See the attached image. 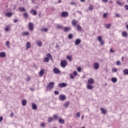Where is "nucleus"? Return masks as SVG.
I'll return each instance as SVG.
<instances>
[{"label": "nucleus", "mask_w": 128, "mask_h": 128, "mask_svg": "<svg viewBox=\"0 0 128 128\" xmlns=\"http://www.w3.org/2000/svg\"><path fill=\"white\" fill-rule=\"evenodd\" d=\"M20 12H26V8H24V7H20L18 8Z\"/></svg>", "instance_id": "dca6fc26"}, {"label": "nucleus", "mask_w": 128, "mask_h": 128, "mask_svg": "<svg viewBox=\"0 0 128 128\" xmlns=\"http://www.w3.org/2000/svg\"><path fill=\"white\" fill-rule=\"evenodd\" d=\"M102 2H104V4H106V2H108V0H102Z\"/></svg>", "instance_id": "bf43d9fd"}, {"label": "nucleus", "mask_w": 128, "mask_h": 128, "mask_svg": "<svg viewBox=\"0 0 128 128\" xmlns=\"http://www.w3.org/2000/svg\"><path fill=\"white\" fill-rule=\"evenodd\" d=\"M94 82V80L92 78H90L88 81V84H92Z\"/></svg>", "instance_id": "0eeeda50"}, {"label": "nucleus", "mask_w": 128, "mask_h": 128, "mask_svg": "<svg viewBox=\"0 0 128 128\" xmlns=\"http://www.w3.org/2000/svg\"><path fill=\"white\" fill-rule=\"evenodd\" d=\"M54 86V82H50L48 84V86L46 88V90H50L53 88Z\"/></svg>", "instance_id": "f257e3e1"}, {"label": "nucleus", "mask_w": 128, "mask_h": 128, "mask_svg": "<svg viewBox=\"0 0 128 128\" xmlns=\"http://www.w3.org/2000/svg\"><path fill=\"white\" fill-rule=\"evenodd\" d=\"M3 118L2 116H0V122L2 120Z\"/></svg>", "instance_id": "69168bd1"}, {"label": "nucleus", "mask_w": 128, "mask_h": 128, "mask_svg": "<svg viewBox=\"0 0 128 128\" xmlns=\"http://www.w3.org/2000/svg\"><path fill=\"white\" fill-rule=\"evenodd\" d=\"M70 78L72 80H74V75H72V74H70Z\"/></svg>", "instance_id": "09e8293b"}, {"label": "nucleus", "mask_w": 128, "mask_h": 128, "mask_svg": "<svg viewBox=\"0 0 128 128\" xmlns=\"http://www.w3.org/2000/svg\"><path fill=\"white\" fill-rule=\"evenodd\" d=\"M22 105L23 106H26V100H24L22 101Z\"/></svg>", "instance_id": "cd10ccee"}, {"label": "nucleus", "mask_w": 128, "mask_h": 128, "mask_svg": "<svg viewBox=\"0 0 128 128\" xmlns=\"http://www.w3.org/2000/svg\"><path fill=\"white\" fill-rule=\"evenodd\" d=\"M113 2H112V0H110L109 1V4H112Z\"/></svg>", "instance_id": "774afa93"}, {"label": "nucleus", "mask_w": 128, "mask_h": 128, "mask_svg": "<svg viewBox=\"0 0 128 128\" xmlns=\"http://www.w3.org/2000/svg\"><path fill=\"white\" fill-rule=\"evenodd\" d=\"M100 110L102 114H106V109H104V108H101Z\"/></svg>", "instance_id": "a211bd4d"}, {"label": "nucleus", "mask_w": 128, "mask_h": 128, "mask_svg": "<svg viewBox=\"0 0 128 128\" xmlns=\"http://www.w3.org/2000/svg\"><path fill=\"white\" fill-rule=\"evenodd\" d=\"M77 30H82V27L80 25H77Z\"/></svg>", "instance_id": "37998d69"}, {"label": "nucleus", "mask_w": 128, "mask_h": 128, "mask_svg": "<svg viewBox=\"0 0 128 128\" xmlns=\"http://www.w3.org/2000/svg\"><path fill=\"white\" fill-rule=\"evenodd\" d=\"M36 44L38 46H42V41H38L36 42Z\"/></svg>", "instance_id": "4be33fe9"}, {"label": "nucleus", "mask_w": 128, "mask_h": 128, "mask_svg": "<svg viewBox=\"0 0 128 128\" xmlns=\"http://www.w3.org/2000/svg\"><path fill=\"white\" fill-rule=\"evenodd\" d=\"M30 12V14H32L33 16H36V14H38V12H36V10H32Z\"/></svg>", "instance_id": "4468645a"}, {"label": "nucleus", "mask_w": 128, "mask_h": 128, "mask_svg": "<svg viewBox=\"0 0 128 128\" xmlns=\"http://www.w3.org/2000/svg\"><path fill=\"white\" fill-rule=\"evenodd\" d=\"M6 16H8V18H10V16H12V12H7L6 14Z\"/></svg>", "instance_id": "393cba45"}, {"label": "nucleus", "mask_w": 128, "mask_h": 128, "mask_svg": "<svg viewBox=\"0 0 128 128\" xmlns=\"http://www.w3.org/2000/svg\"><path fill=\"white\" fill-rule=\"evenodd\" d=\"M24 18H28V13H24Z\"/></svg>", "instance_id": "58836bf2"}, {"label": "nucleus", "mask_w": 128, "mask_h": 128, "mask_svg": "<svg viewBox=\"0 0 128 128\" xmlns=\"http://www.w3.org/2000/svg\"><path fill=\"white\" fill-rule=\"evenodd\" d=\"M73 74H74V76H78V72H76V71H74L73 72Z\"/></svg>", "instance_id": "603ef678"}, {"label": "nucleus", "mask_w": 128, "mask_h": 128, "mask_svg": "<svg viewBox=\"0 0 128 128\" xmlns=\"http://www.w3.org/2000/svg\"><path fill=\"white\" fill-rule=\"evenodd\" d=\"M54 118H58V116L57 115H54Z\"/></svg>", "instance_id": "e2e57ef3"}, {"label": "nucleus", "mask_w": 128, "mask_h": 128, "mask_svg": "<svg viewBox=\"0 0 128 128\" xmlns=\"http://www.w3.org/2000/svg\"><path fill=\"white\" fill-rule=\"evenodd\" d=\"M30 77H28L26 79L27 82H30Z\"/></svg>", "instance_id": "0e129e2a"}, {"label": "nucleus", "mask_w": 128, "mask_h": 128, "mask_svg": "<svg viewBox=\"0 0 128 128\" xmlns=\"http://www.w3.org/2000/svg\"><path fill=\"white\" fill-rule=\"evenodd\" d=\"M116 4H118L120 6H124V4L120 1H116Z\"/></svg>", "instance_id": "473e14b6"}, {"label": "nucleus", "mask_w": 128, "mask_h": 128, "mask_svg": "<svg viewBox=\"0 0 128 128\" xmlns=\"http://www.w3.org/2000/svg\"><path fill=\"white\" fill-rule=\"evenodd\" d=\"M125 24H126V28H127V30H128V22H126L125 23Z\"/></svg>", "instance_id": "4d7b16f0"}, {"label": "nucleus", "mask_w": 128, "mask_h": 128, "mask_svg": "<svg viewBox=\"0 0 128 128\" xmlns=\"http://www.w3.org/2000/svg\"><path fill=\"white\" fill-rule=\"evenodd\" d=\"M44 74V69H42L39 72L40 76H42Z\"/></svg>", "instance_id": "9d476101"}, {"label": "nucleus", "mask_w": 128, "mask_h": 128, "mask_svg": "<svg viewBox=\"0 0 128 128\" xmlns=\"http://www.w3.org/2000/svg\"><path fill=\"white\" fill-rule=\"evenodd\" d=\"M58 86L60 88H66V86H68V84H66V83L62 82L59 84Z\"/></svg>", "instance_id": "20e7f679"}, {"label": "nucleus", "mask_w": 128, "mask_h": 128, "mask_svg": "<svg viewBox=\"0 0 128 128\" xmlns=\"http://www.w3.org/2000/svg\"><path fill=\"white\" fill-rule=\"evenodd\" d=\"M66 98V96L64 94H60L59 96V100H64Z\"/></svg>", "instance_id": "7ed1b4c3"}, {"label": "nucleus", "mask_w": 128, "mask_h": 128, "mask_svg": "<svg viewBox=\"0 0 128 128\" xmlns=\"http://www.w3.org/2000/svg\"><path fill=\"white\" fill-rule=\"evenodd\" d=\"M53 120H54V118H52V117L49 118L48 119V122H52Z\"/></svg>", "instance_id": "4c0bfd02"}, {"label": "nucleus", "mask_w": 128, "mask_h": 128, "mask_svg": "<svg viewBox=\"0 0 128 128\" xmlns=\"http://www.w3.org/2000/svg\"><path fill=\"white\" fill-rule=\"evenodd\" d=\"M6 52H0V58H6Z\"/></svg>", "instance_id": "9b49d317"}, {"label": "nucleus", "mask_w": 128, "mask_h": 128, "mask_svg": "<svg viewBox=\"0 0 128 128\" xmlns=\"http://www.w3.org/2000/svg\"><path fill=\"white\" fill-rule=\"evenodd\" d=\"M102 36H98V42H102Z\"/></svg>", "instance_id": "79ce46f5"}, {"label": "nucleus", "mask_w": 128, "mask_h": 128, "mask_svg": "<svg viewBox=\"0 0 128 128\" xmlns=\"http://www.w3.org/2000/svg\"><path fill=\"white\" fill-rule=\"evenodd\" d=\"M122 36L126 38V36H128V32H126V31H124L122 32Z\"/></svg>", "instance_id": "5701e85b"}, {"label": "nucleus", "mask_w": 128, "mask_h": 128, "mask_svg": "<svg viewBox=\"0 0 128 128\" xmlns=\"http://www.w3.org/2000/svg\"><path fill=\"white\" fill-rule=\"evenodd\" d=\"M57 28L59 29V30H62V25H60L58 24L56 25Z\"/></svg>", "instance_id": "c9c22d12"}, {"label": "nucleus", "mask_w": 128, "mask_h": 128, "mask_svg": "<svg viewBox=\"0 0 128 128\" xmlns=\"http://www.w3.org/2000/svg\"><path fill=\"white\" fill-rule=\"evenodd\" d=\"M78 21L76 20H72V24L73 26H76L78 24Z\"/></svg>", "instance_id": "6ab92c4d"}, {"label": "nucleus", "mask_w": 128, "mask_h": 128, "mask_svg": "<svg viewBox=\"0 0 128 128\" xmlns=\"http://www.w3.org/2000/svg\"><path fill=\"white\" fill-rule=\"evenodd\" d=\"M100 44H102V46H104V41H102H102L100 42Z\"/></svg>", "instance_id": "5fc2aeb1"}, {"label": "nucleus", "mask_w": 128, "mask_h": 128, "mask_svg": "<svg viewBox=\"0 0 128 128\" xmlns=\"http://www.w3.org/2000/svg\"><path fill=\"white\" fill-rule=\"evenodd\" d=\"M53 72L54 74H60V70L56 68H54L53 69Z\"/></svg>", "instance_id": "423d86ee"}, {"label": "nucleus", "mask_w": 128, "mask_h": 128, "mask_svg": "<svg viewBox=\"0 0 128 128\" xmlns=\"http://www.w3.org/2000/svg\"><path fill=\"white\" fill-rule=\"evenodd\" d=\"M81 42L82 41L80 40V39L76 40L75 41V45L78 46V44H80Z\"/></svg>", "instance_id": "ddd939ff"}, {"label": "nucleus", "mask_w": 128, "mask_h": 128, "mask_svg": "<svg viewBox=\"0 0 128 128\" xmlns=\"http://www.w3.org/2000/svg\"><path fill=\"white\" fill-rule=\"evenodd\" d=\"M68 64V62L66 60H62L60 62V66L63 68H64L66 66V64Z\"/></svg>", "instance_id": "f03ea898"}, {"label": "nucleus", "mask_w": 128, "mask_h": 128, "mask_svg": "<svg viewBox=\"0 0 128 128\" xmlns=\"http://www.w3.org/2000/svg\"><path fill=\"white\" fill-rule=\"evenodd\" d=\"M68 106H70V102H66L64 104V108H68Z\"/></svg>", "instance_id": "2f4dec72"}, {"label": "nucleus", "mask_w": 128, "mask_h": 128, "mask_svg": "<svg viewBox=\"0 0 128 128\" xmlns=\"http://www.w3.org/2000/svg\"><path fill=\"white\" fill-rule=\"evenodd\" d=\"M115 16L116 18H120V14H116Z\"/></svg>", "instance_id": "de8ad7c7"}, {"label": "nucleus", "mask_w": 128, "mask_h": 128, "mask_svg": "<svg viewBox=\"0 0 128 128\" xmlns=\"http://www.w3.org/2000/svg\"><path fill=\"white\" fill-rule=\"evenodd\" d=\"M118 72V69L116 68H112V72Z\"/></svg>", "instance_id": "a19ab883"}, {"label": "nucleus", "mask_w": 128, "mask_h": 128, "mask_svg": "<svg viewBox=\"0 0 128 128\" xmlns=\"http://www.w3.org/2000/svg\"><path fill=\"white\" fill-rule=\"evenodd\" d=\"M106 16H108V14L106 13H104L103 15V17L104 18H106Z\"/></svg>", "instance_id": "13d9d810"}, {"label": "nucleus", "mask_w": 128, "mask_h": 128, "mask_svg": "<svg viewBox=\"0 0 128 128\" xmlns=\"http://www.w3.org/2000/svg\"><path fill=\"white\" fill-rule=\"evenodd\" d=\"M41 126H42V128H46V123H42Z\"/></svg>", "instance_id": "3c124183"}, {"label": "nucleus", "mask_w": 128, "mask_h": 128, "mask_svg": "<svg viewBox=\"0 0 128 128\" xmlns=\"http://www.w3.org/2000/svg\"><path fill=\"white\" fill-rule=\"evenodd\" d=\"M14 22H18V20L14 19Z\"/></svg>", "instance_id": "338daca9"}, {"label": "nucleus", "mask_w": 128, "mask_h": 128, "mask_svg": "<svg viewBox=\"0 0 128 128\" xmlns=\"http://www.w3.org/2000/svg\"><path fill=\"white\" fill-rule=\"evenodd\" d=\"M6 32H10V28L8 26L6 28H4Z\"/></svg>", "instance_id": "72a5a7b5"}, {"label": "nucleus", "mask_w": 128, "mask_h": 128, "mask_svg": "<svg viewBox=\"0 0 128 128\" xmlns=\"http://www.w3.org/2000/svg\"><path fill=\"white\" fill-rule=\"evenodd\" d=\"M6 46H7V48H10V42L7 41L6 42Z\"/></svg>", "instance_id": "ea45409f"}, {"label": "nucleus", "mask_w": 128, "mask_h": 128, "mask_svg": "<svg viewBox=\"0 0 128 128\" xmlns=\"http://www.w3.org/2000/svg\"><path fill=\"white\" fill-rule=\"evenodd\" d=\"M111 80L112 82H118V78H116L114 77L111 78Z\"/></svg>", "instance_id": "aec40b11"}, {"label": "nucleus", "mask_w": 128, "mask_h": 128, "mask_svg": "<svg viewBox=\"0 0 128 128\" xmlns=\"http://www.w3.org/2000/svg\"><path fill=\"white\" fill-rule=\"evenodd\" d=\"M86 88H88V90H92L94 86H92V84H87Z\"/></svg>", "instance_id": "f8f14e48"}, {"label": "nucleus", "mask_w": 128, "mask_h": 128, "mask_svg": "<svg viewBox=\"0 0 128 128\" xmlns=\"http://www.w3.org/2000/svg\"><path fill=\"white\" fill-rule=\"evenodd\" d=\"M54 94L55 96H58V94H60V92L56 90L54 92Z\"/></svg>", "instance_id": "c03bdc74"}, {"label": "nucleus", "mask_w": 128, "mask_h": 128, "mask_svg": "<svg viewBox=\"0 0 128 128\" xmlns=\"http://www.w3.org/2000/svg\"><path fill=\"white\" fill-rule=\"evenodd\" d=\"M89 10H90V11L92 10H94V7H93L92 6H89Z\"/></svg>", "instance_id": "8fccbe9b"}, {"label": "nucleus", "mask_w": 128, "mask_h": 128, "mask_svg": "<svg viewBox=\"0 0 128 128\" xmlns=\"http://www.w3.org/2000/svg\"><path fill=\"white\" fill-rule=\"evenodd\" d=\"M28 28L30 30H34V24L32 22H29Z\"/></svg>", "instance_id": "6e6552de"}, {"label": "nucleus", "mask_w": 128, "mask_h": 128, "mask_svg": "<svg viewBox=\"0 0 128 128\" xmlns=\"http://www.w3.org/2000/svg\"><path fill=\"white\" fill-rule=\"evenodd\" d=\"M110 52H114V50H112V48H111L110 49Z\"/></svg>", "instance_id": "680f3d73"}, {"label": "nucleus", "mask_w": 128, "mask_h": 128, "mask_svg": "<svg viewBox=\"0 0 128 128\" xmlns=\"http://www.w3.org/2000/svg\"><path fill=\"white\" fill-rule=\"evenodd\" d=\"M30 42H27L26 43V48H27V50H28V48H30Z\"/></svg>", "instance_id": "bb28decb"}, {"label": "nucleus", "mask_w": 128, "mask_h": 128, "mask_svg": "<svg viewBox=\"0 0 128 128\" xmlns=\"http://www.w3.org/2000/svg\"><path fill=\"white\" fill-rule=\"evenodd\" d=\"M46 56L49 60H52V56L50 54H48Z\"/></svg>", "instance_id": "2eb2a0df"}, {"label": "nucleus", "mask_w": 128, "mask_h": 128, "mask_svg": "<svg viewBox=\"0 0 128 128\" xmlns=\"http://www.w3.org/2000/svg\"><path fill=\"white\" fill-rule=\"evenodd\" d=\"M23 36H30V32H24L22 33Z\"/></svg>", "instance_id": "f3484780"}, {"label": "nucleus", "mask_w": 128, "mask_h": 128, "mask_svg": "<svg viewBox=\"0 0 128 128\" xmlns=\"http://www.w3.org/2000/svg\"><path fill=\"white\" fill-rule=\"evenodd\" d=\"M59 122H60V124H64V120H62V119H60V120H59Z\"/></svg>", "instance_id": "e433bc0d"}, {"label": "nucleus", "mask_w": 128, "mask_h": 128, "mask_svg": "<svg viewBox=\"0 0 128 128\" xmlns=\"http://www.w3.org/2000/svg\"><path fill=\"white\" fill-rule=\"evenodd\" d=\"M41 32H48V28H43L40 30Z\"/></svg>", "instance_id": "c85d7f7f"}, {"label": "nucleus", "mask_w": 128, "mask_h": 128, "mask_svg": "<svg viewBox=\"0 0 128 128\" xmlns=\"http://www.w3.org/2000/svg\"><path fill=\"white\" fill-rule=\"evenodd\" d=\"M106 28H110L112 26V24H108L106 25Z\"/></svg>", "instance_id": "f704fd0d"}, {"label": "nucleus", "mask_w": 128, "mask_h": 128, "mask_svg": "<svg viewBox=\"0 0 128 128\" xmlns=\"http://www.w3.org/2000/svg\"><path fill=\"white\" fill-rule=\"evenodd\" d=\"M62 16L63 18H66L67 16H68V13L66 12H62Z\"/></svg>", "instance_id": "1a4fd4ad"}, {"label": "nucleus", "mask_w": 128, "mask_h": 128, "mask_svg": "<svg viewBox=\"0 0 128 128\" xmlns=\"http://www.w3.org/2000/svg\"><path fill=\"white\" fill-rule=\"evenodd\" d=\"M44 62H50V59L47 57L44 58Z\"/></svg>", "instance_id": "c756f323"}, {"label": "nucleus", "mask_w": 128, "mask_h": 128, "mask_svg": "<svg viewBox=\"0 0 128 128\" xmlns=\"http://www.w3.org/2000/svg\"><path fill=\"white\" fill-rule=\"evenodd\" d=\"M124 74H125L126 76H128V69H125L122 70Z\"/></svg>", "instance_id": "412c9836"}, {"label": "nucleus", "mask_w": 128, "mask_h": 128, "mask_svg": "<svg viewBox=\"0 0 128 128\" xmlns=\"http://www.w3.org/2000/svg\"><path fill=\"white\" fill-rule=\"evenodd\" d=\"M32 108L33 110H36L37 106H36V104H34V103L32 104Z\"/></svg>", "instance_id": "a878e982"}, {"label": "nucleus", "mask_w": 128, "mask_h": 128, "mask_svg": "<svg viewBox=\"0 0 128 128\" xmlns=\"http://www.w3.org/2000/svg\"><path fill=\"white\" fill-rule=\"evenodd\" d=\"M124 8H126V10H128V4L125 5Z\"/></svg>", "instance_id": "052dcab7"}, {"label": "nucleus", "mask_w": 128, "mask_h": 128, "mask_svg": "<svg viewBox=\"0 0 128 128\" xmlns=\"http://www.w3.org/2000/svg\"><path fill=\"white\" fill-rule=\"evenodd\" d=\"M73 36H74V35L72 34H70L68 36V38L70 40H72V38Z\"/></svg>", "instance_id": "a18cd8bd"}, {"label": "nucleus", "mask_w": 128, "mask_h": 128, "mask_svg": "<svg viewBox=\"0 0 128 128\" xmlns=\"http://www.w3.org/2000/svg\"><path fill=\"white\" fill-rule=\"evenodd\" d=\"M77 70L79 72H82V68L80 67H78L77 68Z\"/></svg>", "instance_id": "864d4df0"}, {"label": "nucleus", "mask_w": 128, "mask_h": 128, "mask_svg": "<svg viewBox=\"0 0 128 128\" xmlns=\"http://www.w3.org/2000/svg\"><path fill=\"white\" fill-rule=\"evenodd\" d=\"M93 68L94 70H98V68H100V64L98 62L94 63Z\"/></svg>", "instance_id": "39448f33"}, {"label": "nucleus", "mask_w": 128, "mask_h": 128, "mask_svg": "<svg viewBox=\"0 0 128 128\" xmlns=\"http://www.w3.org/2000/svg\"><path fill=\"white\" fill-rule=\"evenodd\" d=\"M66 58H67V60H69V62H72V57L70 56H66Z\"/></svg>", "instance_id": "7c9ffc66"}, {"label": "nucleus", "mask_w": 128, "mask_h": 128, "mask_svg": "<svg viewBox=\"0 0 128 128\" xmlns=\"http://www.w3.org/2000/svg\"><path fill=\"white\" fill-rule=\"evenodd\" d=\"M76 118H80V112H78L76 114Z\"/></svg>", "instance_id": "49530a36"}, {"label": "nucleus", "mask_w": 128, "mask_h": 128, "mask_svg": "<svg viewBox=\"0 0 128 128\" xmlns=\"http://www.w3.org/2000/svg\"><path fill=\"white\" fill-rule=\"evenodd\" d=\"M120 61H117L116 64L117 66H120Z\"/></svg>", "instance_id": "6e6d98bb"}, {"label": "nucleus", "mask_w": 128, "mask_h": 128, "mask_svg": "<svg viewBox=\"0 0 128 128\" xmlns=\"http://www.w3.org/2000/svg\"><path fill=\"white\" fill-rule=\"evenodd\" d=\"M70 27H65L64 28V32H70Z\"/></svg>", "instance_id": "b1692460"}]
</instances>
